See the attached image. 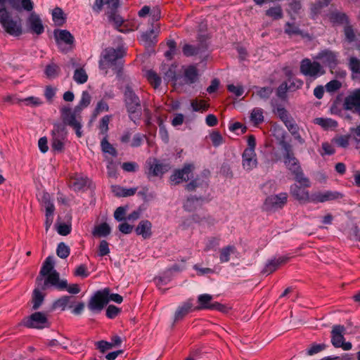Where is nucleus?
I'll list each match as a JSON object with an SVG mask.
<instances>
[{
    "label": "nucleus",
    "mask_w": 360,
    "mask_h": 360,
    "mask_svg": "<svg viewBox=\"0 0 360 360\" xmlns=\"http://www.w3.org/2000/svg\"><path fill=\"white\" fill-rule=\"evenodd\" d=\"M125 50L123 47L114 49L108 47L104 49L99 60V68L107 75L108 69H112L115 72L121 71L123 65V58L125 56Z\"/></svg>",
    "instance_id": "obj_1"
},
{
    "label": "nucleus",
    "mask_w": 360,
    "mask_h": 360,
    "mask_svg": "<svg viewBox=\"0 0 360 360\" xmlns=\"http://www.w3.org/2000/svg\"><path fill=\"white\" fill-rule=\"evenodd\" d=\"M91 101V96L89 93L84 91L82 92L79 103L75 108L74 112H72V109L69 107H63L60 110L63 121L75 129L76 135L79 138L82 136V131L81 130L82 124L80 120L76 117V112L87 107L90 104Z\"/></svg>",
    "instance_id": "obj_2"
},
{
    "label": "nucleus",
    "mask_w": 360,
    "mask_h": 360,
    "mask_svg": "<svg viewBox=\"0 0 360 360\" xmlns=\"http://www.w3.org/2000/svg\"><path fill=\"white\" fill-rule=\"evenodd\" d=\"M284 150V163L287 168L294 175V179L297 182H304L306 186H310L309 181L304 177V174L300 166L298 160L295 157L292 146L285 141L280 143Z\"/></svg>",
    "instance_id": "obj_3"
},
{
    "label": "nucleus",
    "mask_w": 360,
    "mask_h": 360,
    "mask_svg": "<svg viewBox=\"0 0 360 360\" xmlns=\"http://www.w3.org/2000/svg\"><path fill=\"white\" fill-rule=\"evenodd\" d=\"M123 96L129 119L136 123V121L141 120L142 115L141 100L129 85L125 86Z\"/></svg>",
    "instance_id": "obj_4"
},
{
    "label": "nucleus",
    "mask_w": 360,
    "mask_h": 360,
    "mask_svg": "<svg viewBox=\"0 0 360 360\" xmlns=\"http://www.w3.org/2000/svg\"><path fill=\"white\" fill-rule=\"evenodd\" d=\"M49 286H54L59 290H66L71 294H77L80 292V288L77 284L68 285L66 280H60V275L57 271H54L44 281L42 290H47Z\"/></svg>",
    "instance_id": "obj_5"
},
{
    "label": "nucleus",
    "mask_w": 360,
    "mask_h": 360,
    "mask_svg": "<svg viewBox=\"0 0 360 360\" xmlns=\"http://www.w3.org/2000/svg\"><path fill=\"white\" fill-rule=\"evenodd\" d=\"M63 122H65L63 121ZM66 123H56L51 131V148L54 151L61 153L67 141L68 131Z\"/></svg>",
    "instance_id": "obj_6"
},
{
    "label": "nucleus",
    "mask_w": 360,
    "mask_h": 360,
    "mask_svg": "<svg viewBox=\"0 0 360 360\" xmlns=\"http://www.w3.org/2000/svg\"><path fill=\"white\" fill-rule=\"evenodd\" d=\"M300 70L303 75L313 79L325 74L323 68L319 62L311 61L309 58H304L301 61Z\"/></svg>",
    "instance_id": "obj_7"
},
{
    "label": "nucleus",
    "mask_w": 360,
    "mask_h": 360,
    "mask_svg": "<svg viewBox=\"0 0 360 360\" xmlns=\"http://www.w3.org/2000/svg\"><path fill=\"white\" fill-rule=\"evenodd\" d=\"M110 288H105L102 290H98L94 296L91 297L88 303V308L94 312H100L104 307L109 302Z\"/></svg>",
    "instance_id": "obj_8"
},
{
    "label": "nucleus",
    "mask_w": 360,
    "mask_h": 360,
    "mask_svg": "<svg viewBox=\"0 0 360 360\" xmlns=\"http://www.w3.org/2000/svg\"><path fill=\"white\" fill-rule=\"evenodd\" d=\"M345 328L342 325H335L331 330V343L335 348L341 347L343 350H350L352 345L349 342H345L344 335L345 333Z\"/></svg>",
    "instance_id": "obj_9"
},
{
    "label": "nucleus",
    "mask_w": 360,
    "mask_h": 360,
    "mask_svg": "<svg viewBox=\"0 0 360 360\" xmlns=\"http://www.w3.org/2000/svg\"><path fill=\"white\" fill-rule=\"evenodd\" d=\"M213 297L210 294H202L198 297V305L194 310H217L221 312H226L227 307L217 302H212Z\"/></svg>",
    "instance_id": "obj_10"
},
{
    "label": "nucleus",
    "mask_w": 360,
    "mask_h": 360,
    "mask_svg": "<svg viewBox=\"0 0 360 360\" xmlns=\"http://www.w3.org/2000/svg\"><path fill=\"white\" fill-rule=\"evenodd\" d=\"M0 24L5 31L11 35L20 36L22 34L20 23L12 18L9 11L4 12L0 15Z\"/></svg>",
    "instance_id": "obj_11"
},
{
    "label": "nucleus",
    "mask_w": 360,
    "mask_h": 360,
    "mask_svg": "<svg viewBox=\"0 0 360 360\" xmlns=\"http://www.w3.org/2000/svg\"><path fill=\"white\" fill-rule=\"evenodd\" d=\"M288 195L286 193L268 196L264 202V209L266 211L282 209L288 202Z\"/></svg>",
    "instance_id": "obj_12"
},
{
    "label": "nucleus",
    "mask_w": 360,
    "mask_h": 360,
    "mask_svg": "<svg viewBox=\"0 0 360 360\" xmlns=\"http://www.w3.org/2000/svg\"><path fill=\"white\" fill-rule=\"evenodd\" d=\"M22 325L30 328L42 329L48 326V319L44 313L35 312L24 319Z\"/></svg>",
    "instance_id": "obj_13"
},
{
    "label": "nucleus",
    "mask_w": 360,
    "mask_h": 360,
    "mask_svg": "<svg viewBox=\"0 0 360 360\" xmlns=\"http://www.w3.org/2000/svg\"><path fill=\"white\" fill-rule=\"evenodd\" d=\"M146 165L148 169L146 171V174L148 178L151 176H161L170 169L169 164L162 163L156 158L148 160Z\"/></svg>",
    "instance_id": "obj_14"
},
{
    "label": "nucleus",
    "mask_w": 360,
    "mask_h": 360,
    "mask_svg": "<svg viewBox=\"0 0 360 360\" xmlns=\"http://www.w3.org/2000/svg\"><path fill=\"white\" fill-rule=\"evenodd\" d=\"M302 186L293 184L290 186L291 195L300 203L311 202V194H309L307 189L309 186H306L304 182H300Z\"/></svg>",
    "instance_id": "obj_15"
},
{
    "label": "nucleus",
    "mask_w": 360,
    "mask_h": 360,
    "mask_svg": "<svg viewBox=\"0 0 360 360\" xmlns=\"http://www.w3.org/2000/svg\"><path fill=\"white\" fill-rule=\"evenodd\" d=\"M342 198V194L338 191H315L311 193V202L323 203L328 201L335 200Z\"/></svg>",
    "instance_id": "obj_16"
},
{
    "label": "nucleus",
    "mask_w": 360,
    "mask_h": 360,
    "mask_svg": "<svg viewBox=\"0 0 360 360\" xmlns=\"http://www.w3.org/2000/svg\"><path fill=\"white\" fill-rule=\"evenodd\" d=\"M194 166L192 164H185L181 169H176L169 179L172 184L177 185L182 181H187L193 172Z\"/></svg>",
    "instance_id": "obj_17"
},
{
    "label": "nucleus",
    "mask_w": 360,
    "mask_h": 360,
    "mask_svg": "<svg viewBox=\"0 0 360 360\" xmlns=\"http://www.w3.org/2000/svg\"><path fill=\"white\" fill-rule=\"evenodd\" d=\"M54 262L52 257H46L39 271V275L36 278V283L42 290L44 281L49 278L56 270H53Z\"/></svg>",
    "instance_id": "obj_18"
},
{
    "label": "nucleus",
    "mask_w": 360,
    "mask_h": 360,
    "mask_svg": "<svg viewBox=\"0 0 360 360\" xmlns=\"http://www.w3.org/2000/svg\"><path fill=\"white\" fill-rule=\"evenodd\" d=\"M344 105L347 110L360 114V89L354 90L345 98Z\"/></svg>",
    "instance_id": "obj_19"
},
{
    "label": "nucleus",
    "mask_w": 360,
    "mask_h": 360,
    "mask_svg": "<svg viewBox=\"0 0 360 360\" xmlns=\"http://www.w3.org/2000/svg\"><path fill=\"white\" fill-rule=\"evenodd\" d=\"M107 13L110 20L114 22L115 28L120 32H128L137 29L135 25H131V27H128V24L124 22L122 18L117 13V10L108 11Z\"/></svg>",
    "instance_id": "obj_20"
},
{
    "label": "nucleus",
    "mask_w": 360,
    "mask_h": 360,
    "mask_svg": "<svg viewBox=\"0 0 360 360\" xmlns=\"http://www.w3.org/2000/svg\"><path fill=\"white\" fill-rule=\"evenodd\" d=\"M27 26L32 33L39 35L44 31L42 21L38 14L32 12L27 20Z\"/></svg>",
    "instance_id": "obj_21"
},
{
    "label": "nucleus",
    "mask_w": 360,
    "mask_h": 360,
    "mask_svg": "<svg viewBox=\"0 0 360 360\" xmlns=\"http://www.w3.org/2000/svg\"><path fill=\"white\" fill-rule=\"evenodd\" d=\"M88 178L81 174H75L69 179V186L74 191H79L84 188L87 183Z\"/></svg>",
    "instance_id": "obj_22"
},
{
    "label": "nucleus",
    "mask_w": 360,
    "mask_h": 360,
    "mask_svg": "<svg viewBox=\"0 0 360 360\" xmlns=\"http://www.w3.org/2000/svg\"><path fill=\"white\" fill-rule=\"evenodd\" d=\"M243 167L246 170H252L257 166L256 153L251 150H245L243 153Z\"/></svg>",
    "instance_id": "obj_23"
},
{
    "label": "nucleus",
    "mask_w": 360,
    "mask_h": 360,
    "mask_svg": "<svg viewBox=\"0 0 360 360\" xmlns=\"http://www.w3.org/2000/svg\"><path fill=\"white\" fill-rule=\"evenodd\" d=\"M290 257L286 256L280 257L278 259L270 260L262 270L263 274H270L274 272L281 265L285 264L289 260Z\"/></svg>",
    "instance_id": "obj_24"
},
{
    "label": "nucleus",
    "mask_w": 360,
    "mask_h": 360,
    "mask_svg": "<svg viewBox=\"0 0 360 360\" xmlns=\"http://www.w3.org/2000/svg\"><path fill=\"white\" fill-rule=\"evenodd\" d=\"M316 58L321 60L323 63L331 68H335L338 64L336 54L330 51L326 50L319 53Z\"/></svg>",
    "instance_id": "obj_25"
},
{
    "label": "nucleus",
    "mask_w": 360,
    "mask_h": 360,
    "mask_svg": "<svg viewBox=\"0 0 360 360\" xmlns=\"http://www.w3.org/2000/svg\"><path fill=\"white\" fill-rule=\"evenodd\" d=\"M75 304V297L73 296L64 295L56 300L53 304L54 309L65 310L66 307L72 308Z\"/></svg>",
    "instance_id": "obj_26"
},
{
    "label": "nucleus",
    "mask_w": 360,
    "mask_h": 360,
    "mask_svg": "<svg viewBox=\"0 0 360 360\" xmlns=\"http://www.w3.org/2000/svg\"><path fill=\"white\" fill-rule=\"evenodd\" d=\"M193 306L191 303V300H188L184 302L181 306H179L174 315V321H179L182 320L187 314H188L191 311L194 310L193 309Z\"/></svg>",
    "instance_id": "obj_27"
},
{
    "label": "nucleus",
    "mask_w": 360,
    "mask_h": 360,
    "mask_svg": "<svg viewBox=\"0 0 360 360\" xmlns=\"http://www.w3.org/2000/svg\"><path fill=\"white\" fill-rule=\"evenodd\" d=\"M152 224L148 220H142L136 228L137 235L141 236L144 239L149 238L152 235Z\"/></svg>",
    "instance_id": "obj_28"
},
{
    "label": "nucleus",
    "mask_w": 360,
    "mask_h": 360,
    "mask_svg": "<svg viewBox=\"0 0 360 360\" xmlns=\"http://www.w3.org/2000/svg\"><path fill=\"white\" fill-rule=\"evenodd\" d=\"M107 6L108 11L117 10L119 6V0H96L94 10L100 12L103 5Z\"/></svg>",
    "instance_id": "obj_29"
},
{
    "label": "nucleus",
    "mask_w": 360,
    "mask_h": 360,
    "mask_svg": "<svg viewBox=\"0 0 360 360\" xmlns=\"http://www.w3.org/2000/svg\"><path fill=\"white\" fill-rule=\"evenodd\" d=\"M236 252V248L234 245H229L223 247L219 250V257L221 263L228 262L230 260L231 255Z\"/></svg>",
    "instance_id": "obj_30"
},
{
    "label": "nucleus",
    "mask_w": 360,
    "mask_h": 360,
    "mask_svg": "<svg viewBox=\"0 0 360 360\" xmlns=\"http://www.w3.org/2000/svg\"><path fill=\"white\" fill-rule=\"evenodd\" d=\"M54 35L57 42L63 41L67 44H72L74 42V37L68 30H63L55 31Z\"/></svg>",
    "instance_id": "obj_31"
},
{
    "label": "nucleus",
    "mask_w": 360,
    "mask_h": 360,
    "mask_svg": "<svg viewBox=\"0 0 360 360\" xmlns=\"http://www.w3.org/2000/svg\"><path fill=\"white\" fill-rule=\"evenodd\" d=\"M111 229L107 223H102L96 226L92 231V234L95 237H106L110 233Z\"/></svg>",
    "instance_id": "obj_32"
},
{
    "label": "nucleus",
    "mask_w": 360,
    "mask_h": 360,
    "mask_svg": "<svg viewBox=\"0 0 360 360\" xmlns=\"http://www.w3.org/2000/svg\"><path fill=\"white\" fill-rule=\"evenodd\" d=\"M198 70L195 66L191 65L184 70V80L186 84H193L198 79Z\"/></svg>",
    "instance_id": "obj_33"
},
{
    "label": "nucleus",
    "mask_w": 360,
    "mask_h": 360,
    "mask_svg": "<svg viewBox=\"0 0 360 360\" xmlns=\"http://www.w3.org/2000/svg\"><path fill=\"white\" fill-rule=\"evenodd\" d=\"M145 76L148 82L154 89H158L160 86L161 77L154 70H147L146 72Z\"/></svg>",
    "instance_id": "obj_34"
},
{
    "label": "nucleus",
    "mask_w": 360,
    "mask_h": 360,
    "mask_svg": "<svg viewBox=\"0 0 360 360\" xmlns=\"http://www.w3.org/2000/svg\"><path fill=\"white\" fill-rule=\"evenodd\" d=\"M159 27L153 28L148 32L142 34L141 39L149 45L156 43V38L159 33Z\"/></svg>",
    "instance_id": "obj_35"
},
{
    "label": "nucleus",
    "mask_w": 360,
    "mask_h": 360,
    "mask_svg": "<svg viewBox=\"0 0 360 360\" xmlns=\"http://www.w3.org/2000/svg\"><path fill=\"white\" fill-rule=\"evenodd\" d=\"M41 286H38L34 290L32 295L33 309H37L42 304L44 295L41 292Z\"/></svg>",
    "instance_id": "obj_36"
},
{
    "label": "nucleus",
    "mask_w": 360,
    "mask_h": 360,
    "mask_svg": "<svg viewBox=\"0 0 360 360\" xmlns=\"http://www.w3.org/2000/svg\"><path fill=\"white\" fill-rule=\"evenodd\" d=\"M330 20L334 24L347 25L348 18L345 13L340 12H333L329 16Z\"/></svg>",
    "instance_id": "obj_37"
},
{
    "label": "nucleus",
    "mask_w": 360,
    "mask_h": 360,
    "mask_svg": "<svg viewBox=\"0 0 360 360\" xmlns=\"http://www.w3.org/2000/svg\"><path fill=\"white\" fill-rule=\"evenodd\" d=\"M265 14L274 20H280L283 17V10L281 6L269 8L266 11Z\"/></svg>",
    "instance_id": "obj_38"
},
{
    "label": "nucleus",
    "mask_w": 360,
    "mask_h": 360,
    "mask_svg": "<svg viewBox=\"0 0 360 360\" xmlns=\"http://www.w3.org/2000/svg\"><path fill=\"white\" fill-rule=\"evenodd\" d=\"M44 72L49 79H54L59 75L60 68L57 64L51 63L46 66Z\"/></svg>",
    "instance_id": "obj_39"
},
{
    "label": "nucleus",
    "mask_w": 360,
    "mask_h": 360,
    "mask_svg": "<svg viewBox=\"0 0 360 360\" xmlns=\"http://www.w3.org/2000/svg\"><path fill=\"white\" fill-rule=\"evenodd\" d=\"M52 17L53 20L56 25L61 26L65 23V18L64 16V13L60 8L56 7L53 10Z\"/></svg>",
    "instance_id": "obj_40"
},
{
    "label": "nucleus",
    "mask_w": 360,
    "mask_h": 360,
    "mask_svg": "<svg viewBox=\"0 0 360 360\" xmlns=\"http://www.w3.org/2000/svg\"><path fill=\"white\" fill-rule=\"evenodd\" d=\"M250 120L255 125H257L263 122V110L259 108H254L250 114Z\"/></svg>",
    "instance_id": "obj_41"
},
{
    "label": "nucleus",
    "mask_w": 360,
    "mask_h": 360,
    "mask_svg": "<svg viewBox=\"0 0 360 360\" xmlns=\"http://www.w3.org/2000/svg\"><path fill=\"white\" fill-rule=\"evenodd\" d=\"M314 123L321 126L323 129L336 127L338 125V123L336 121H335L332 119H330V118H322V117L316 118L314 120Z\"/></svg>",
    "instance_id": "obj_42"
},
{
    "label": "nucleus",
    "mask_w": 360,
    "mask_h": 360,
    "mask_svg": "<svg viewBox=\"0 0 360 360\" xmlns=\"http://www.w3.org/2000/svg\"><path fill=\"white\" fill-rule=\"evenodd\" d=\"M101 150L103 153H108L111 155L112 156H116L117 155V151L115 148L112 146V144H110L107 137L103 136V139L101 142Z\"/></svg>",
    "instance_id": "obj_43"
},
{
    "label": "nucleus",
    "mask_w": 360,
    "mask_h": 360,
    "mask_svg": "<svg viewBox=\"0 0 360 360\" xmlns=\"http://www.w3.org/2000/svg\"><path fill=\"white\" fill-rule=\"evenodd\" d=\"M112 116L111 115H105L102 117L99 122V130L100 134L103 135V136L108 137V124L110 122Z\"/></svg>",
    "instance_id": "obj_44"
},
{
    "label": "nucleus",
    "mask_w": 360,
    "mask_h": 360,
    "mask_svg": "<svg viewBox=\"0 0 360 360\" xmlns=\"http://www.w3.org/2000/svg\"><path fill=\"white\" fill-rule=\"evenodd\" d=\"M73 79L77 84H84L87 81L88 75L84 69L77 68L75 70Z\"/></svg>",
    "instance_id": "obj_45"
},
{
    "label": "nucleus",
    "mask_w": 360,
    "mask_h": 360,
    "mask_svg": "<svg viewBox=\"0 0 360 360\" xmlns=\"http://www.w3.org/2000/svg\"><path fill=\"white\" fill-rule=\"evenodd\" d=\"M19 1L20 0H0V15H2V13H4V12H8V9L6 8L7 4L11 6L16 10H19Z\"/></svg>",
    "instance_id": "obj_46"
},
{
    "label": "nucleus",
    "mask_w": 360,
    "mask_h": 360,
    "mask_svg": "<svg viewBox=\"0 0 360 360\" xmlns=\"http://www.w3.org/2000/svg\"><path fill=\"white\" fill-rule=\"evenodd\" d=\"M193 110L196 112H205L208 110L210 105L205 100H193L191 101Z\"/></svg>",
    "instance_id": "obj_47"
},
{
    "label": "nucleus",
    "mask_w": 360,
    "mask_h": 360,
    "mask_svg": "<svg viewBox=\"0 0 360 360\" xmlns=\"http://www.w3.org/2000/svg\"><path fill=\"white\" fill-rule=\"evenodd\" d=\"M275 114L281 120V121L285 124L292 117L289 115L288 110L281 106H278L275 110Z\"/></svg>",
    "instance_id": "obj_48"
},
{
    "label": "nucleus",
    "mask_w": 360,
    "mask_h": 360,
    "mask_svg": "<svg viewBox=\"0 0 360 360\" xmlns=\"http://www.w3.org/2000/svg\"><path fill=\"white\" fill-rule=\"evenodd\" d=\"M328 1H318L311 6V13L312 17L314 18L315 15L319 14L321 12V10L323 7L328 6Z\"/></svg>",
    "instance_id": "obj_49"
},
{
    "label": "nucleus",
    "mask_w": 360,
    "mask_h": 360,
    "mask_svg": "<svg viewBox=\"0 0 360 360\" xmlns=\"http://www.w3.org/2000/svg\"><path fill=\"white\" fill-rule=\"evenodd\" d=\"M70 248L68 245H66L64 243H60L58 245L56 254L59 257L62 259H66L70 255Z\"/></svg>",
    "instance_id": "obj_50"
},
{
    "label": "nucleus",
    "mask_w": 360,
    "mask_h": 360,
    "mask_svg": "<svg viewBox=\"0 0 360 360\" xmlns=\"http://www.w3.org/2000/svg\"><path fill=\"white\" fill-rule=\"evenodd\" d=\"M286 82L288 83L289 91L292 92L300 89L303 85V82L295 77H290Z\"/></svg>",
    "instance_id": "obj_51"
},
{
    "label": "nucleus",
    "mask_w": 360,
    "mask_h": 360,
    "mask_svg": "<svg viewBox=\"0 0 360 360\" xmlns=\"http://www.w3.org/2000/svg\"><path fill=\"white\" fill-rule=\"evenodd\" d=\"M183 53L186 56H191L198 54L200 52L199 46H195L190 44H185L183 47Z\"/></svg>",
    "instance_id": "obj_52"
},
{
    "label": "nucleus",
    "mask_w": 360,
    "mask_h": 360,
    "mask_svg": "<svg viewBox=\"0 0 360 360\" xmlns=\"http://www.w3.org/2000/svg\"><path fill=\"white\" fill-rule=\"evenodd\" d=\"M220 238L219 237H210L207 239L206 245L204 250L208 252L211 250L214 249L219 245Z\"/></svg>",
    "instance_id": "obj_53"
},
{
    "label": "nucleus",
    "mask_w": 360,
    "mask_h": 360,
    "mask_svg": "<svg viewBox=\"0 0 360 360\" xmlns=\"http://www.w3.org/2000/svg\"><path fill=\"white\" fill-rule=\"evenodd\" d=\"M285 32L289 36L298 35L301 34V30L295 24L287 22L285 27Z\"/></svg>",
    "instance_id": "obj_54"
},
{
    "label": "nucleus",
    "mask_w": 360,
    "mask_h": 360,
    "mask_svg": "<svg viewBox=\"0 0 360 360\" xmlns=\"http://www.w3.org/2000/svg\"><path fill=\"white\" fill-rule=\"evenodd\" d=\"M349 136L346 135H341L335 137L333 141L336 143L338 146L346 148L349 145Z\"/></svg>",
    "instance_id": "obj_55"
},
{
    "label": "nucleus",
    "mask_w": 360,
    "mask_h": 360,
    "mask_svg": "<svg viewBox=\"0 0 360 360\" xmlns=\"http://www.w3.org/2000/svg\"><path fill=\"white\" fill-rule=\"evenodd\" d=\"M117 190H120V192L116 193V196L118 197H128L134 195L136 191V188H124L122 187L117 188Z\"/></svg>",
    "instance_id": "obj_56"
},
{
    "label": "nucleus",
    "mask_w": 360,
    "mask_h": 360,
    "mask_svg": "<svg viewBox=\"0 0 360 360\" xmlns=\"http://www.w3.org/2000/svg\"><path fill=\"white\" fill-rule=\"evenodd\" d=\"M20 102L24 103L26 105H30L33 107L40 105L42 103V101L39 98L34 96H30L24 99H21L20 100Z\"/></svg>",
    "instance_id": "obj_57"
},
{
    "label": "nucleus",
    "mask_w": 360,
    "mask_h": 360,
    "mask_svg": "<svg viewBox=\"0 0 360 360\" xmlns=\"http://www.w3.org/2000/svg\"><path fill=\"white\" fill-rule=\"evenodd\" d=\"M146 138V135L140 133L134 134L131 141L130 142V146L133 148L139 147L143 143V140Z\"/></svg>",
    "instance_id": "obj_58"
},
{
    "label": "nucleus",
    "mask_w": 360,
    "mask_h": 360,
    "mask_svg": "<svg viewBox=\"0 0 360 360\" xmlns=\"http://www.w3.org/2000/svg\"><path fill=\"white\" fill-rule=\"evenodd\" d=\"M54 211H55V207L54 208H48L46 210L45 226H46V231L49 230V229L50 228L51 225L53 223Z\"/></svg>",
    "instance_id": "obj_59"
},
{
    "label": "nucleus",
    "mask_w": 360,
    "mask_h": 360,
    "mask_svg": "<svg viewBox=\"0 0 360 360\" xmlns=\"http://www.w3.org/2000/svg\"><path fill=\"white\" fill-rule=\"evenodd\" d=\"M96 349H99L101 352L104 353L113 347V344L105 340H101L96 342Z\"/></svg>",
    "instance_id": "obj_60"
},
{
    "label": "nucleus",
    "mask_w": 360,
    "mask_h": 360,
    "mask_svg": "<svg viewBox=\"0 0 360 360\" xmlns=\"http://www.w3.org/2000/svg\"><path fill=\"white\" fill-rule=\"evenodd\" d=\"M109 110L108 105L106 101L101 100L99 102H98L94 112V115L97 116L98 114H100L102 112H107Z\"/></svg>",
    "instance_id": "obj_61"
},
{
    "label": "nucleus",
    "mask_w": 360,
    "mask_h": 360,
    "mask_svg": "<svg viewBox=\"0 0 360 360\" xmlns=\"http://www.w3.org/2000/svg\"><path fill=\"white\" fill-rule=\"evenodd\" d=\"M273 92V89L270 86L260 87L257 91V95L262 98H269Z\"/></svg>",
    "instance_id": "obj_62"
},
{
    "label": "nucleus",
    "mask_w": 360,
    "mask_h": 360,
    "mask_svg": "<svg viewBox=\"0 0 360 360\" xmlns=\"http://www.w3.org/2000/svg\"><path fill=\"white\" fill-rule=\"evenodd\" d=\"M284 124L292 135L297 134V131L300 130L298 125L296 124L293 118L289 120V121Z\"/></svg>",
    "instance_id": "obj_63"
},
{
    "label": "nucleus",
    "mask_w": 360,
    "mask_h": 360,
    "mask_svg": "<svg viewBox=\"0 0 360 360\" xmlns=\"http://www.w3.org/2000/svg\"><path fill=\"white\" fill-rule=\"evenodd\" d=\"M349 68L354 73H360V60L352 57L349 59Z\"/></svg>",
    "instance_id": "obj_64"
}]
</instances>
